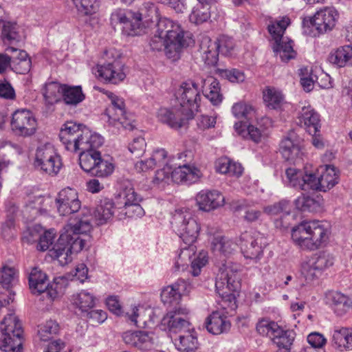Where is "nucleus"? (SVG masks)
Segmentation results:
<instances>
[{
  "label": "nucleus",
  "instance_id": "c9c22d12",
  "mask_svg": "<svg viewBox=\"0 0 352 352\" xmlns=\"http://www.w3.org/2000/svg\"><path fill=\"white\" fill-rule=\"evenodd\" d=\"M30 289L34 294H41L49 286L47 275L37 267L33 268L29 275Z\"/></svg>",
  "mask_w": 352,
  "mask_h": 352
},
{
  "label": "nucleus",
  "instance_id": "6e6d98bb",
  "mask_svg": "<svg viewBox=\"0 0 352 352\" xmlns=\"http://www.w3.org/2000/svg\"><path fill=\"white\" fill-rule=\"evenodd\" d=\"M291 204L287 200H281L263 208V212L270 216L281 215L285 217L291 212Z\"/></svg>",
  "mask_w": 352,
  "mask_h": 352
},
{
  "label": "nucleus",
  "instance_id": "7ed1b4c3",
  "mask_svg": "<svg viewBox=\"0 0 352 352\" xmlns=\"http://www.w3.org/2000/svg\"><path fill=\"white\" fill-rule=\"evenodd\" d=\"M191 43V38L188 34H185L178 23L167 18H160L151 38L150 46L153 51L164 50L168 58L176 60L181 50Z\"/></svg>",
  "mask_w": 352,
  "mask_h": 352
},
{
  "label": "nucleus",
  "instance_id": "a18cd8bd",
  "mask_svg": "<svg viewBox=\"0 0 352 352\" xmlns=\"http://www.w3.org/2000/svg\"><path fill=\"white\" fill-rule=\"evenodd\" d=\"M322 199L319 196L316 197L310 196H300L298 197L296 201L295 204L297 209L302 212H316L321 207Z\"/></svg>",
  "mask_w": 352,
  "mask_h": 352
},
{
  "label": "nucleus",
  "instance_id": "4d7b16f0",
  "mask_svg": "<svg viewBox=\"0 0 352 352\" xmlns=\"http://www.w3.org/2000/svg\"><path fill=\"white\" fill-rule=\"evenodd\" d=\"M58 324L50 320L38 327V336L41 340L46 342L52 339L58 333Z\"/></svg>",
  "mask_w": 352,
  "mask_h": 352
},
{
  "label": "nucleus",
  "instance_id": "de8ad7c7",
  "mask_svg": "<svg viewBox=\"0 0 352 352\" xmlns=\"http://www.w3.org/2000/svg\"><path fill=\"white\" fill-rule=\"evenodd\" d=\"M213 3H199L193 8L189 15V19L195 24L202 23L206 21L210 16V6Z\"/></svg>",
  "mask_w": 352,
  "mask_h": 352
},
{
  "label": "nucleus",
  "instance_id": "aec40b11",
  "mask_svg": "<svg viewBox=\"0 0 352 352\" xmlns=\"http://www.w3.org/2000/svg\"><path fill=\"white\" fill-rule=\"evenodd\" d=\"M10 124L16 135L24 137L33 135L37 126L33 113L25 109H18L13 113Z\"/></svg>",
  "mask_w": 352,
  "mask_h": 352
},
{
  "label": "nucleus",
  "instance_id": "1a4fd4ad",
  "mask_svg": "<svg viewBox=\"0 0 352 352\" xmlns=\"http://www.w3.org/2000/svg\"><path fill=\"white\" fill-rule=\"evenodd\" d=\"M290 23V19L287 16H283L280 19L271 21L268 25L269 33L274 40L273 50L276 56H279L282 61L287 62L294 58L296 52L293 50L292 41L283 38L287 27Z\"/></svg>",
  "mask_w": 352,
  "mask_h": 352
},
{
  "label": "nucleus",
  "instance_id": "052dcab7",
  "mask_svg": "<svg viewBox=\"0 0 352 352\" xmlns=\"http://www.w3.org/2000/svg\"><path fill=\"white\" fill-rule=\"evenodd\" d=\"M16 276V272L14 268L9 267H3L1 270V285L7 289L9 296L7 300L4 299L6 304H9L13 301V298L9 288L12 285Z\"/></svg>",
  "mask_w": 352,
  "mask_h": 352
},
{
  "label": "nucleus",
  "instance_id": "4468645a",
  "mask_svg": "<svg viewBox=\"0 0 352 352\" xmlns=\"http://www.w3.org/2000/svg\"><path fill=\"white\" fill-rule=\"evenodd\" d=\"M235 48L233 39L228 36H219L217 41H212L209 38H204L200 44L202 59L207 65H214L218 60V55L232 56Z\"/></svg>",
  "mask_w": 352,
  "mask_h": 352
},
{
  "label": "nucleus",
  "instance_id": "6e6552de",
  "mask_svg": "<svg viewBox=\"0 0 352 352\" xmlns=\"http://www.w3.org/2000/svg\"><path fill=\"white\" fill-rule=\"evenodd\" d=\"M23 329L14 314H8L0 323V349L19 351L22 346Z\"/></svg>",
  "mask_w": 352,
  "mask_h": 352
},
{
  "label": "nucleus",
  "instance_id": "c03bdc74",
  "mask_svg": "<svg viewBox=\"0 0 352 352\" xmlns=\"http://www.w3.org/2000/svg\"><path fill=\"white\" fill-rule=\"evenodd\" d=\"M63 85L57 82H50L45 85L43 95L45 101L48 104H54L62 98Z\"/></svg>",
  "mask_w": 352,
  "mask_h": 352
},
{
  "label": "nucleus",
  "instance_id": "473e14b6",
  "mask_svg": "<svg viewBox=\"0 0 352 352\" xmlns=\"http://www.w3.org/2000/svg\"><path fill=\"white\" fill-rule=\"evenodd\" d=\"M309 176L311 173H307L304 170L291 167L286 169L284 182L294 188L309 190L310 187L307 180Z\"/></svg>",
  "mask_w": 352,
  "mask_h": 352
},
{
  "label": "nucleus",
  "instance_id": "5701e85b",
  "mask_svg": "<svg viewBox=\"0 0 352 352\" xmlns=\"http://www.w3.org/2000/svg\"><path fill=\"white\" fill-rule=\"evenodd\" d=\"M188 154H190L189 152L181 153H178L176 157H173L171 159H169L167 157V152L164 149L157 148L153 152L148 159L138 162L135 165V168L138 172L147 171L155 166H164L166 163L172 164L176 160H182L184 157H188Z\"/></svg>",
  "mask_w": 352,
  "mask_h": 352
},
{
  "label": "nucleus",
  "instance_id": "2f4dec72",
  "mask_svg": "<svg viewBox=\"0 0 352 352\" xmlns=\"http://www.w3.org/2000/svg\"><path fill=\"white\" fill-rule=\"evenodd\" d=\"M230 326V322L227 317L219 311L212 312L208 317L206 322L208 331L213 335H219L228 332Z\"/></svg>",
  "mask_w": 352,
  "mask_h": 352
},
{
  "label": "nucleus",
  "instance_id": "a19ab883",
  "mask_svg": "<svg viewBox=\"0 0 352 352\" xmlns=\"http://www.w3.org/2000/svg\"><path fill=\"white\" fill-rule=\"evenodd\" d=\"M351 59L352 47L349 45L338 48L335 52H331L328 57L330 63L339 67H344Z\"/></svg>",
  "mask_w": 352,
  "mask_h": 352
},
{
  "label": "nucleus",
  "instance_id": "6ab92c4d",
  "mask_svg": "<svg viewBox=\"0 0 352 352\" xmlns=\"http://www.w3.org/2000/svg\"><path fill=\"white\" fill-rule=\"evenodd\" d=\"M339 177L336 168L331 165L320 166L317 175L311 173L307 177L310 190L326 192L338 183Z\"/></svg>",
  "mask_w": 352,
  "mask_h": 352
},
{
  "label": "nucleus",
  "instance_id": "864d4df0",
  "mask_svg": "<svg viewBox=\"0 0 352 352\" xmlns=\"http://www.w3.org/2000/svg\"><path fill=\"white\" fill-rule=\"evenodd\" d=\"M117 217L119 219L125 218L142 217L144 215L143 208L138 204H126V206H117Z\"/></svg>",
  "mask_w": 352,
  "mask_h": 352
},
{
  "label": "nucleus",
  "instance_id": "f8f14e48",
  "mask_svg": "<svg viewBox=\"0 0 352 352\" xmlns=\"http://www.w3.org/2000/svg\"><path fill=\"white\" fill-rule=\"evenodd\" d=\"M104 56L109 60L103 64H98L93 69V73L100 80L118 84L126 78L124 65L119 60V54L110 49L104 52Z\"/></svg>",
  "mask_w": 352,
  "mask_h": 352
},
{
  "label": "nucleus",
  "instance_id": "bf43d9fd",
  "mask_svg": "<svg viewBox=\"0 0 352 352\" xmlns=\"http://www.w3.org/2000/svg\"><path fill=\"white\" fill-rule=\"evenodd\" d=\"M232 113L236 118L250 120L254 116L255 109L250 104L241 101L233 104Z\"/></svg>",
  "mask_w": 352,
  "mask_h": 352
},
{
  "label": "nucleus",
  "instance_id": "b1692460",
  "mask_svg": "<svg viewBox=\"0 0 352 352\" xmlns=\"http://www.w3.org/2000/svg\"><path fill=\"white\" fill-rule=\"evenodd\" d=\"M159 121L166 124L173 129H179L183 126L188 120L192 119L187 116L185 112L177 104L171 108L162 107L157 112Z\"/></svg>",
  "mask_w": 352,
  "mask_h": 352
},
{
  "label": "nucleus",
  "instance_id": "423d86ee",
  "mask_svg": "<svg viewBox=\"0 0 352 352\" xmlns=\"http://www.w3.org/2000/svg\"><path fill=\"white\" fill-rule=\"evenodd\" d=\"M59 138L66 150L80 153L91 147H100L104 143L100 134L72 121L63 125Z\"/></svg>",
  "mask_w": 352,
  "mask_h": 352
},
{
  "label": "nucleus",
  "instance_id": "c85d7f7f",
  "mask_svg": "<svg viewBox=\"0 0 352 352\" xmlns=\"http://www.w3.org/2000/svg\"><path fill=\"white\" fill-rule=\"evenodd\" d=\"M324 300L325 303L329 305L338 316L344 315L350 309L352 304L349 296L338 291H329L327 292Z\"/></svg>",
  "mask_w": 352,
  "mask_h": 352
},
{
  "label": "nucleus",
  "instance_id": "8fccbe9b",
  "mask_svg": "<svg viewBox=\"0 0 352 352\" xmlns=\"http://www.w3.org/2000/svg\"><path fill=\"white\" fill-rule=\"evenodd\" d=\"M2 38L4 43L15 44L22 40L19 26L14 23L5 22L2 28Z\"/></svg>",
  "mask_w": 352,
  "mask_h": 352
},
{
  "label": "nucleus",
  "instance_id": "393cba45",
  "mask_svg": "<svg viewBox=\"0 0 352 352\" xmlns=\"http://www.w3.org/2000/svg\"><path fill=\"white\" fill-rule=\"evenodd\" d=\"M185 163H172L173 182L177 184H192L195 182L201 176L199 169L184 160Z\"/></svg>",
  "mask_w": 352,
  "mask_h": 352
},
{
  "label": "nucleus",
  "instance_id": "ea45409f",
  "mask_svg": "<svg viewBox=\"0 0 352 352\" xmlns=\"http://www.w3.org/2000/svg\"><path fill=\"white\" fill-rule=\"evenodd\" d=\"M124 186V188L116 198V208L126 206V204H138L141 201V197L135 191L130 182H126Z\"/></svg>",
  "mask_w": 352,
  "mask_h": 352
},
{
  "label": "nucleus",
  "instance_id": "e2e57ef3",
  "mask_svg": "<svg viewBox=\"0 0 352 352\" xmlns=\"http://www.w3.org/2000/svg\"><path fill=\"white\" fill-rule=\"evenodd\" d=\"M310 260L316 265V268L320 269L322 272L324 270L333 265V256L328 252H320V254L311 257Z\"/></svg>",
  "mask_w": 352,
  "mask_h": 352
},
{
  "label": "nucleus",
  "instance_id": "37998d69",
  "mask_svg": "<svg viewBox=\"0 0 352 352\" xmlns=\"http://www.w3.org/2000/svg\"><path fill=\"white\" fill-rule=\"evenodd\" d=\"M332 340L338 348L352 350V329L341 328L335 330Z\"/></svg>",
  "mask_w": 352,
  "mask_h": 352
},
{
  "label": "nucleus",
  "instance_id": "4be33fe9",
  "mask_svg": "<svg viewBox=\"0 0 352 352\" xmlns=\"http://www.w3.org/2000/svg\"><path fill=\"white\" fill-rule=\"evenodd\" d=\"M280 152L283 157L291 163H298L302 160L301 138L294 131H289L280 142Z\"/></svg>",
  "mask_w": 352,
  "mask_h": 352
},
{
  "label": "nucleus",
  "instance_id": "bb28decb",
  "mask_svg": "<svg viewBox=\"0 0 352 352\" xmlns=\"http://www.w3.org/2000/svg\"><path fill=\"white\" fill-rule=\"evenodd\" d=\"M69 300L76 312L79 311L82 316L94 309L98 302L96 294L88 289H81L73 294Z\"/></svg>",
  "mask_w": 352,
  "mask_h": 352
},
{
  "label": "nucleus",
  "instance_id": "9d476101",
  "mask_svg": "<svg viewBox=\"0 0 352 352\" xmlns=\"http://www.w3.org/2000/svg\"><path fill=\"white\" fill-rule=\"evenodd\" d=\"M171 225L185 244L194 243L200 231V225L195 217L186 210H176L173 214Z\"/></svg>",
  "mask_w": 352,
  "mask_h": 352
},
{
  "label": "nucleus",
  "instance_id": "7c9ffc66",
  "mask_svg": "<svg viewBox=\"0 0 352 352\" xmlns=\"http://www.w3.org/2000/svg\"><path fill=\"white\" fill-rule=\"evenodd\" d=\"M200 86L203 95L213 104L217 105L221 102L222 95L220 94L219 83L216 78L210 76L201 78Z\"/></svg>",
  "mask_w": 352,
  "mask_h": 352
},
{
  "label": "nucleus",
  "instance_id": "a878e982",
  "mask_svg": "<svg viewBox=\"0 0 352 352\" xmlns=\"http://www.w3.org/2000/svg\"><path fill=\"white\" fill-rule=\"evenodd\" d=\"M122 339L125 344L142 351L149 350L154 345V334L143 330L126 331Z\"/></svg>",
  "mask_w": 352,
  "mask_h": 352
},
{
  "label": "nucleus",
  "instance_id": "f03ea898",
  "mask_svg": "<svg viewBox=\"0 0 352 352\" xmlns=\"http://www.w3.org/2000/svg\"><path fill=\"white\" fill-rule=\"evenodd\" d=\"M91 220L89 212L82 210L63 228L58 239L50 250V256L60 265L63 266L70 263L73 254L83 249L86 241L83 236L92 229Z\"/></svg>",
  "mask_w": 352,
  "mask_h": 352
},
{
  "label": "nucleus",
  "instance_id": "774afa93",
  "mask_svg": "<svg viewBox=\"0 0 352 352\" xmlns=\"http://www.w3.org/2000/svg\"><path fill=\"white\" fill-rule=\"evenodd\" d=\"M55 236L56 232L54 229L43 232V234H41L37 241V249L41 251L48 250L50 246L52 244Z\"/></svg>",
  "mask_w": 352,
  "mask_h": 352
},
{
  "label": "nucleus",
  "instance_id": "e433bc0d",
  "mask_svg": "<svg viewBox=\"0 0 352 352\" xmlns=\"http://www.w3.org/2000/svg\"><path fill=\"white\" fill-rule=\"evenodd\" d=\"M296 338V333L293 329H284L279 326L274 336L272 342L279 349L289 351Z\"/></svg>",
  "mask_w": 352,
  "mask_h": 352
},
{
  "label": "nucleus",
  "instance_id": "c756f323",
  "mask_svg": "<svg viewBox=\"0 0 352 352\" xmlns=\"http://www.w3.org/2000/svg\"><path fill=\"white\" fill-rule=\"evenodd\" d=\"M300 108L298 113L300 124L303 126L309 134L317 133L320 128L319 115L309 104H305Z\"/></svg>",
  "mask_w": 352,
  "mask_h": 352
},
{
  "label": "nucleus",
  "instance_id": "0eeeda50",
  "mask_svg": "<svg viewBox=\"0 0 352 352\" xmlns=\"http://www.w3.org/2000/svg\"><path fill=\"white\" fill-rule=\"evenodd\" d=\"M100 147H91L79 154L81 168L91 175L107 178L112 175L115 170L113 160L109 157H102L98 149Z\"/></svg>",
  "mask_w": 352,
  "mask_h": 352
},
{
  "label": "nucleus",
  "instance_id": "680f3d73",
  "mask_svg": "<svg viewBox=\"0 0 352 352\" xmlns=\"http://www.w3.org/2000/svg\"><path fill=\"white\" fill-rule=\"evenodd\" d=\"M173 165L166 163L163 168L158 169L153 179V183L160 187H164L173 182L172 176Z\"/></svg>",
  "mask_w": 352,
  "mask_h": 352
},
{
  "label": "nucleus",
  "instance_id": "2eb2a0df",
  "mask_svg": "<svg viewBox=\"0 0 352 352\" xmlns=\"http://www.w3.org/2000/svg\"><path fill=\"white\" fill-rule=\"evenodd\" d=\"M111 24L121 25L122 32L126 36H138L144 32L142 14L130 10L116 9L111 14Z\"/></svg>",
  "mask_w": 352,
  "mask_h": 352
},
{
  "label": "nucleus",
  "instance_id": "dca6fc26",
  "mask_svg": "<svg viewBox=\"0 0 352 352\" xmlns=\"http://www.w3.org/2000/svg\"><path fill=\"white\" fill-rule=\"evenodd\" d=\"M196 246L194 243L185 244L176 257L174 268L176 271L184 270L186 266L191 264V274L193 276H197L201 272V269L208 263L207 252L202 251L198 255H195Z\"/></svg>",
  "mask_w": 352,
  "mask_h": 352
},
{
  "label": "nucleus",
  "instance_id": "72a5a7b5",
  "mask_svg": "<svg viewBox=\"0 0 352 352\" xmlns=\"http://www.w3.org/2000/svg\"><path fill=\"white\" fill-rule=\"evenodd\" d=\"M104 94L110 100L111 104L107 108L102 119L105 122H108L118 116H124L126 111L123 98L109 91H106Z\"/></svg>",
  "mask_w": 352,
  "mask_h": 352
},
{
  "label": "nucleus",
  "instance_id": "ddd939ff",
  "mask_svg": "<svg viewBox=\"0 0 352 352\" xmlns=\"http://www.w3.org/2000/svg\"><path fill=\"white\" fill-rule=\"evenodd\" d=\"M199 84L188 80L183 82L176 89L175 97L177 104L188 117L193 118L198 111L201 101Z\"/></svg>",
  "mask_w": 352,
  "mask_h": 352
},
{
  "label": "nucleus",
  "instance_id": "603ef678",
  "mask_svg": "<svg viewBox=\"0 0 352 352\" xmlns=\"http://www.w3.org/2000/svg\"><path fill=\"white\" fill-rule=\"evenodd\" d=\"M263 100L269 108L276 109L283 104L284 96L280 90L268 87L263 91Z\"/></svg>",
  "mask_w": 352,
  "mask_h": 352
},
{
  "label": "nucleus",
  "instance_id": "f3484780",
  "mask_svg": "<svg viewBox=\"0 0 352 352\" xmlns=\"http://www.w3.org/2000/svg\"><path fill=\"white\" fill-rule=\"evenodd\" d=\"M34 165L48 175H56L62 166L60 155L50 144H46L37 148Z\"/></svg>",
  "mask_w": 352,
  "mask_h": 352
},
{
  "label": "nucleus",
  "instance_id": "0e129e2a",
  "mask_svg": "<svg viewBox=\"0 0 352 352\" xmlns=\"http://www.w3.org/2000/svg\"><path fill=\"white\" fill-rule=\"evenodd\" d=\"M109 126L115 127L118 131L120 129H124L126 130L131 131L134 129L135 125L133 124V120L126 115L118 116L109 121L107 122Z\"/></svg>",
  "mask_w": 352,
  "mask_h": 352
},
{
  "label": "nucleus",
  "instance_id": "49530a36",
  "mask_svg": "<svg viewBox=\"0 0 352 352\" xmlns=\"http://www.w3.org/2000/svg\"><path fill=\"white\" fill-rule=\"evenodd\" d=\"M79 17L94 14L99 8L98 0H72Z\"/></svg>",
  "mask_w": 352,
  "mask_h": 352
},
{
  "label": "nucleus",
  "instance_id": "9b49d317",
  "mask_svg": "<svg viewBox=\"0 0 352 352\" xmlns=\"http://www.w3.org/2000/svg\"><path fill=\"white\" fill-rule=\"evenodd\" d=\"M339 13L333 7H324L317 11L313 16L306 17L302 21L303 32L316 36V34L309 28L315 29L318 34L331 31L336 26Z\"/></svg>",
  "mask_w": 352,
  "mask_h": 352
},
{
  "label": "nucleus",
  "instance_id": "f704fd0d",
  "mask_svg": "<svg viewBox=\"0 0 352 352\" xmlns=\"http://www.w3.org/2000/svg\"><path fill=\"white\" fill-rule=\"evenodd\" d=\"M6 52L18 53L19 55V58L18 56L12 57L11 66L15 72L25 74L30 70L31 60L25 51L10 46L6 49Z\"/></svg>",
  "mask_w": 352,
  "mask_h": 352
},
{
  "label": "nucleus",
  "instance_id": "58836bf2",
  "mask_svg": "<svg viewBox=\"0 0 352 352\" xmlns=\"http://www.w3.org/2000/svg\"><path fill=\"white\" fill-rule=\"evenodd\" d=\"M62 90V98L68 105L76 106L85 100V96L80 86L63 85Z\"/></svg>",
  "mask_w": 352,
  "mask_h": 352
},
{
  "label": "nucleus",
  "instance_id": "cd10ccee",
  "mask_svg": "<svg viewBox=\"0 0 352 352\" xmlns=\"http://www.w3.org/2000/svg\"><path fill=\"white\" fill-rule=\"evenodd\" d=\"M196 201L199 208L205 212H209L225 204L224 196L218 190H204L196 196Z\"/></svg>",
  "mask_w": 352,
  "mask_h": 352
},
{
  "label": "nucleus",
  "instance_id": "f257e3e1",
  "mask_svg": "<svg viewBox=\"0 0 352 352\" xmlns=\"http://www.w3.org/2000/svg\"><path fill=\"white\" fill-rule=\"evenodd\" d=\"M209 235H213L211 239V246L213 252L219 255L220 261L219 272L216 277V292L222 300L231 302L234 300V292L241 286L239 272L241 265L233 263L228 258L236 250L237 245L232 240L212 232H208Z\"/></svg>",
  "mask_w": 352,
  "mask_h": 352
},
{
  "label": "nucleus",
  "instance_id": "4c0bfd02",
  "mask_svg": "<svg viewBox=\"0 0 352 352\" xmlns=\"http://www.w3.org/2000/svg\"><path fill=\"white\" fill-rule=\"evenodd\" d=\"M114 203L108 198L100 200L94 211V217L98 225L106 223L114 214Z\"/></svg>",
  "mask_w": 352,
  "mask_h": 352
},
{
  "label": "nucleus",
  "instance_id": "a211bd4d",
  "mask_svg": "<svg viewBox=\"0 0 352 352\" xmlns=\"http://www.w3.org/2000/svg\"><path fill=\"white\" fill-rule=\"evenodd\" d=\"M240 247L244 257L259 259L263 255L267 241L263 234L257 231L243 233L240 238Z\"/></svg>",
  "mask_w": 352,
  "mask_h": 352
},
{
  "label": "nucleus",
  "instance_id": "09e8293b",
  "mask_svg": "<svg viewBox=\"0 0 352 352\" xmlns=\"http://www.w3.org/2000/svg\"><path fill=\"white\" fill-rule=\"evenodd\" d=\"M234 127L236 132L239 135H242L245 138H249L254 142H258L261 141V139L263 135V132L258 127H256L252 124L247 126L245 123H243L242 122H236L234 124Z\"/></svg>",
  "mask_w": 352,
  "mask_h": 352
},
{
  "label": "nucleus",
  "instance_id": "39448f33",
  "mask_svg": "<svg viewBox=\"0 0 352 352\" xmlns=\"http://www.w3.org/2000/svg\"><path fill=\"white\" fill-rule=\"evenodd\" d=\"M330 234L331 225L324 221H303L292 229L293 241L304 250H315L324 245Z\"/></svg>",
  "mask_w": 352,
  "mask_h": 352
},
{
  "label": "nucleus",
  "instance_id": "79ce46f5",
  "mask_svg": "<svg viewBox=\"0 0 352 352\" xmlns=\"http://www.w3.org/2000/svg\"><path fill=\"white\" fill-rule=\"evenodd\" d=\"M153 312L152 309L144 308L142 306H131L129 309L125 311V316L131 321L132 324L135 326L140 327L146 324V320L145 318L146 314L148 313L150 316Z\"/></svg>",
  "mask_w": 352,
  "mask_h": 352
},
{
  "label": "nucleus",
  "instance_id": "338daca9",
  "mask_svg": "<svg viewBox=\"0 0 352 352\" xmlns=\"http://www.w3.org/2000/svg\"><path fill=\"white\" fill-rule=\"evenodd\" d=\"M302 273L308 281L318 278L322 274L320 269L310 259L302 265Z\"/></svg>",
  "mask_w": 352,
  "mask_h": 352
},
{
  "label": "nucleus",
  "instance_id": "412c9836",
  "mask_svg": "<svg viewBox=\"0 0 352 352\" xmlns=\"http://www.w3.org/2000/svg\"><path fill=\"white\" fill-rule=\"evenodd\" d=\"M55 204L60 216H68L78 212L81 207L77 191L69 187L58 192L55 199Z\"/></svg>",
  "mask_w": 352,
  "mask_h": 352
},
{
  "label": "nucleus",
  "instance_id": "5fc2aeb1",
  "mask_svg": "<svg viewBox=\"0 0 352 352\" xmlns=\"http://www.w3.org/2000/svg\"><path fill=\"white\" fill-rule=\"evenodd\" d=\"M240 208L243 210V218L247 223H252L261 222L263 220V210H260L245 201Z\"/></svg>",
  "mask_w": 352,
  "mask_h": 352
},
{
  "label": "nucleus",
  "instance_id": "69168bd1",
  "mask_svg": "<svg viewBox=\"0 0 352 352\" xmlns=\"http://www.w3.org/2000/svg\"><path fill=\"white\" fill-rule=\"evenodd\" d=\"M180 299L179 293L172 285L164 287L161 292V300L164 305L177 304Z\"/></svg>",
  "mask_w": 352,
  "mask_h": 352
},
{
  "label": "nucleus",
  "instance_id": "13d9d810",
  "mask_svg": "<svg viewBox=\"0 0 352 352\" xmlns=\"http://www.w3.org/2000/svg\"><path fill=\"white\" fill-rule=\"evenodd\" d=\"M279 326L277 322L273 320L267 318H261L258 321L256 329L260 335L268 337L272 340Z\"/></svg>",
  "mask_w": 352,
  "mask_h": 352
},
{
  "label": "nucleus",
  "instance_id": "20e7f679",
  "mask_svg": "<svg viewBox=\"0 0 352 352\" xmlns=\"http://www.w3.org/2000/svg\"><path fill=\"white\" fill-rule=\"evenodd\" d=\"M189 310L186 307H175L166 313L161 320L160 328L173 333H182L175 345L182 352H190L198 348V340L194 327L189 321Z\"/></svg>",
  "mask_w": 352,
  "mask_h": 352
},
{
  "label": "nucleus",
  "instance_id": "3c124183",
  "mask_svg": "<svg viewBox=\"0 0 352 352\" xmlns=\"http://www.w3.org/2000/svg\"><path fill=\"white\" fill-rule=\"evenodd\" d=\"M52 202L50 197H44L42 196L30 197L26 203L27 210L32 212L33 214L45 213L48 209L47 205Z\"/></svg>",
  "mask_w": 352,
  "mask_h": 352
}]
</instances>
